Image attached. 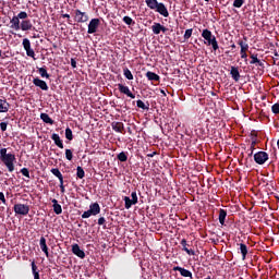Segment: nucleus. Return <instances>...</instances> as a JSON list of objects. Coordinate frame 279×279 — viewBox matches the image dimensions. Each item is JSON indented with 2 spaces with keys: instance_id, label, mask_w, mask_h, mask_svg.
Listing matches in <instances>:
<instances>
[{
  "instance_id": "a211bd4d",
  "label": "nucleus",
  "mask_w": 279,
  "mask_h": 279,
  "mask_svg": "<svg viewBox=\"0 0 279 279\" xmlns=\"http://www.w3.org/2000/svg\"><path fill=\"white\" fill-rule=\"evenodd\" d=\"M39 246L41 252H44V254L49 257V247L47 246V239H45V236H41L39 240Z\"/></svg>"
},
{
  "instance_id": "4468645a",
  "label": "nucleus",
  "mask_w": 279,
  "mask_h": 279,
  "mask_svg": "<svg viewBox=\"0 0 279 279\" xmlns=\"http://www.w3.org/2000/svg\"><path fill=\"white\" fill-rule=\"evenodd\" d=\"M72 253L74 256H77L78 258H86V253L82 248H80V244H73L72 245Z\"/></svg>"
},
{
  "instance_id": "ddd939ff",
  "label": "nucleus",
  "mask_w": 279,
  "mask_h": 279,
  "mask_svg": "<svg viewBox=\"0 0 279 279\" xmlns=\"http://www.w3.org/2000/svg\"><path fill=\"white\" fill-rule=\"evenodd\" d=\"M250 58V64H255L256 66H262V69H265V63L259 60L258 53H251Z\"/></svg>"
},
{
  "instance_id": "b1692460",
  "label": "nucleus",
  "mask_w": 279,
  "mask_h": 279,
  "mask_svg": "<svg viewBox=\"0 0 279 279\" xmlns=\"http://www.w3.org/2000/svg\"><path fill=\"white\" fill-rule=\"evenodd\" d=\"M226 217H228V211L226 209H219V223L220 226H226Z\"/></svg>"
},
{
  "instance_id": "864d4df0",
  "label": "nucleus",
  "mask_w": 279,
  "mask_h": 279,
  "mask_svg": "<svg viewBox=\"0 0 279 279\" xmlns=\"http://www.w3.org/2000/svg\"><path fill=\"white\" fill-rule=\"evenodd\" d=\"M71 66L72 69H77V61L75 59H71Z\"/></svg>"
},
{
  "instance_id": "a19ab883",
  "label": "nucleus",
  "mask_w": 279,
  "mask_h": 279,
  "mask_svg": "<svg viewBox=\"0 0 279 279\" xmlns=\"http://www.w3.org/2000/svg\"><path fill=\"white\" fill-rule=\"evenodd\" d=\"M123 23H125V25H135L136 22H134V20H132V17L126 15L123 17Z\"/></svg>"
},
{
  "instance_id": "3c124183",
  "label": "nucleus",
  "mask_w": 279,
  "mask_h": 279,
  "mask_svg": "<svg viewBox=\"0 0 279 279\" xmlns=\"http://www.w3.org/2000/svg\"><path fill=\"white\" fill-rule=\"evenodd\" d=\"M0 130H1V132H5L8 130V122H1Z\"/></svg>"
},
{
  "instance_id": "f3484780",
  "label": "nucleus",
  "mask_w": 279,
  "mask_h": 279,
  "mask_svg": "<svg viewBox=\"0 0 279 279\" xmlns=\"http://www.w3.org/2000/svg\"><path fill=\"white\" fill-rule=\"evenodd\" d=\"M51 141H53L54 145H57V147H59V149H64V143L62 142V140L60 138V135L58 133H53L51 135Z\"/></svg>"
},
{
  "instance_id": "79ce46f5",
  "label": "nucleus",
  "mask_w": 279,
  "mask_h": 279,
  "mask_svg": "<svg viewBox=\"0 0 279 279\" xmlns=\"http://www.w3.org/2000/svg\"><path fill=\"white\" fill-rule=\"evenodd\" d=\"M191 36H193V28L186 29L183 35V38H184V40H189V38H191Z\"/></svg>"
},
{
  "instance_id": "72a5a7b5",
  "label": "nucleus",
  "mask_w": 279,
  "mask_h": 279,
  "mask_svg": "<svg viewBox=\"0 0 279 279\" xmlns=\"http://www.w3.org/2000/svg\"><path fill=\"white\" fill-rule=\"evenodd\" d=\"M86 175V172L84 171V168H82L81 166H78L76 168V178H78L80 180H84V177Z\"/></svg>"
},
{
  "instance_id": "de8ad7c7",
  "label": "nucleus",
  "mask_w": 279,
  "mask_h": 279,
  "mask_svg": "<svg viewBox=\"0 0 279 279\" xmlns=\"http://www.w3.org/2000/svg\"><path fill=\"white\" fill-rule=\"evenodd\" d=\"M31 267H32L33 275L40 272V271L38 270V266H36V262H35V260L32 262Z\"/></svg>"
},
{
  "instance_id": "774afa93",
  "label": "nucleus",
  "mask_w": 279,
  "mask_h": 279,
  "mask_svg": "<svg viewBox=\"0 0 279 279\" xmlns=\"http://www.w3.org/2000/svg\"><path fill=\"white\" fill-rule=\"evenodd\" d=\"M1 173H3V172L0 171V175H1Z\"/></svg>"
},
{
  "instance_id": "0e129e2a",
  "label": "nucleus",
  "mask_w": 279,
  "mask_h": 279,
  "mask_svg": "<svg viewBox=\"0 0 279 279\" xmlns=\"http://www.w3.org/2000/svg\"><path fill=\"white\" fill-rule=\"evenodd\" d=\"M274 56H276L278 58L279 54H278V52H275Z\"/></svg>"
},
{
  "instance_id": "2eb2a0df",
  "label": "nucleus",
  "mask_w": 279,
  "mask_h": 279,
  "mask_svg": "<svg viewBox=\"0 0 279 279\" xmlns=\"http://www.w3.org/2000/svg\"><path fill=\"white\" fill-rule=\"evenodd\" d=\"M111 128L113 132H118V134H123L125 132V125L123 122H112Z\"/></svg>"
},
{
  "instance_id": "37998d69",
  "label": "nucleus",
  "mask_w": 279,
  "mask_h": 279,
  "mask_svg": "<svg viewBox=\"0 0 279 279\" xmlns=\"http://www.w3.org/2000/svg\"><path fill=\"white\" fill-rule=\"evenodd\" d=\"M65 158H66V160H70V161L73 160V150L66 148L65 149Z\"/></svg>"
},
{
  "instance_id": "c756f323",
  "label": "nucleus",
  "mask_w": 279,
  "mask_h": 279,
  "mask_svg": "<svg viewBox=\"0 0 279 279\" xmlns=\"http://www.w3.org/2000/svg\"><path fill=\"white\" fill-rule=\"evenodd\" d=\"M145 3L149 10H156L157 5L160 3L158 0H145Z\"/></svg>"
},
{
  "instance_id": "39448f33",
  "label": "nucleus",
  "mask_w": 279,
  "mask_h": 279,
  "mask_svg": "<svg viewBox=\"0 0 279 279\" xmlns=\"http://www.w3.org/2000/svg\"><path fill=\"white\" fill-rule=\"evenodd\" d=\"M74 21L76 23H87L88 21V13L82 12L80 9L74 11Z\"/></svg>"
},
{
  "instance_id": "a18cd8bd",
  "label": "nucleus",
  "mask_w": 279,
  "mask_h": 279,
  "mask_svg": "<svg viewBox=\"0 0 279 279\" xmlns=\"http://www.w3.org/2000/svg\"><path fill=\"white\" fill-rule=\"evenodd\" d=\"M243 3H245V0H234L233 8H243Z\"/></svg>"
},
{
  "instance_id": "e433bc0d",
  "label": "nucleus",
  "mask_w": 279,
  "mask_h": 279,
  "mask_svg": "<svg viewBox=\"0 0 279 279\" xmlns=\"http://www.w3.org/2000/svg\"><path fill=\"white\" fill-rule=\"evenodd\" d=\"M117 158L120 162H128V153L121 151L118 154Z\"/></svg>"
},
{
  "instance_id": "9d476101",
  "label": "nucleus",
  "mask_w": 279,
  "mask_h": 279,
  "mask_svg": "<svg viewBox=\"0 0 279 279\" xmlns=\"http://www.w3.org/2000/svg\"><path fill=\"white\" fill-rule=\"evenodd\" d=\"M173 271H179L180 275H181L183 278H191V279H193V272H191L189 269H185V268H183V267L174 266V267H173Z\"/></svg>"
},
{
  "instance_id": "4d7b16f0",
  "label": "nucleus",
  "mask_w": 279,
  "mask_h": 279,
  "mask_svg": "<svg viewBox=\"0 0 279 279\" xmlns=\"http://www.w3.org/2000/svg\"><path fill=\"white\" fill-rule=\"evenodd\" d=\"M0 202H2V204H5V195L3 194V192H0Z\"/></svg>"
},
{
  "instance_id": "f704fd0d",
  "label": "nucleus",
  "mask_w": 279,
  "mask_h": 279,
  "mask_svg": "<svg viewBox=\"0 0 279 279\" xmlns=\"http://www.w3.org/2000/svg\"><path fill=\"white\" fill-rule=\"evenodd\" d=\"M123 75L126 80H134V74H132V71H130L128 68H123Z\"/></svg>"
},
{
  "instance_id": "9b49d317",
  "label": "nucleus",
  "mask_w": 279,
  "mask_h": 279,
  "mask_svg": "<svg viewBox=\"0 0 279 279\" xmlns=\"http://www.w3.org/2000/svg\"><path fill=\"white\" fill-rule=\"evenodd\" d=\"M155 10L158 12V14H160L165 19H168L169 10H167V7L165 5V3L159 2V4H157V8Z\"/></svg>"
},
{
  "instance_id": "0eeeda50",
  "label": "nucleus",
  "mask_w": 279,
  "mask_h": 279,
  "mask_svg": "<svg viewBox=\"0 0 279 279\" xmlns=\"http://www.w3.org/2000/svg\"><path fill=\"white\" fill-rule=\"evenodd\" d=\"M238 45L241 47L240 56H241L242 60L247 62V50L250 49V45H247V43H245L243 40H239Z\"/></svg>"
},
{
  "instance_id": "20e7f679",
  "label": "nucleus",
  "mask_w": 279,
  "mask_h": 279,
  "mask_svg": "<svg viewBox=\"0 0 279 279\" xmlns=\"http://www.w3.org/2000/svg\"><path fill=\"white\" fill-rule=\"evenodd\" d=\"M13 210L15 215H22L23 217L29 215V207L25 204H15Z\"/></svg>"
},
{
  "instance_id": "cd10ccee",
  "label": "nucleus",
  "mask_w": 279,
  "mask_h": 279,
  "mask_svg": "<svg viewBox=\"0 0 279 279\" xmlns=\"http://www.w3.org/2000/svg\"><path fill=\"white\" fill-rule=\"evenodd\" d=\"M40 119L44 123H48L49 125H53L54 121L47 113H40Z\"/></svg>"
},
{
  "instance_id": "09e8293b",
  "label": "nucleus",
  "mask_w": 279,
  "mask_h": 279,
  "mask_svg": "<svg viewBox=\"0 0 279 279\" xmlns=\"http://www.w3.org/2000/svg\"><path fill=\"white\" fill-rule=\"evenodd\" d=\"M271 111L274 114H279V104H275L271 106Z\"/></svg>"
},
{
  "instance_id": "603ef678",
  "label": "nucleus",
  "mask_w": 279,
  "mask_h": 279,
  "mask_svg": "<svg viewBox=\"0 0 279 279\" xmlns=\"http://www.w3.org/2000/svg\"><path fill=\"white\" fill-rule=\"evenodd\" d=\"M61 16H62V19H66L69 25H71V15L69 13L62 14Z\"/></svg>"
},
{
  "instance_id": "c9c22d12",
  "label": "nucleus",
  "mask_w": 279,
  "mask_h": 279,
  "mask_svg": "<svg viewBox=\"0 0 279 279\" xmlns=\"http://www.w3.org/2000/svg\"><path fill=\"white\" fill-rule=\"evenodd\" d=\"M89 217H97L93 209H88L82 214V219H88Z\"/></svg>"
},
{
  "instance_id": "f8f14e48",
  "label": "nucleus",
  "mask_w": 279,
  "mask_h": 279,
  "mask_svg": "<svg viewBox=\"0 0 279 279\" xmlns=\"http://www.w3.org/2000/svg\"><path fill=\"white\" fill-rule=\"evenodd\" d=\"M34 86H37V88H40L41 90H49V85H47V82L40 80L39 77H36L33 80Z\"/></svg>"
},
{
  "instance_id": "6e6552de",
  "label": "nucleus",
  "mask_w": 279,
  "mask_h": 279,
  "mask_svg": "<svg viewBox=\"0 0 279 279\" xmlns=\"http://www.w3.org/2000/svg\"><path fill=\"white\" fill-rule=\"evenodd\" d=\"M101 21L99 19H92L88 24V34H96L97 29H99V24Z\"/></svg>"
},
{
  "instance_id": "6ab92c4d",
  "label": "nucleus",
  "mask_w": 279,
  "mask_h": 279,
  "mask_svg": "<svg viewBox=\"0 0 279 279\" xmlns=\"http://www.w3.org/2000/svg\"><path fill=\"white\" fill-rule=\"evenodd\" d=\"M34 25L32 24L31 20H24L20 24V29H22V32H29V29H32Z\"/></svg>"
},
{
  "instance_id": "bf43d9fd",
  "label": "nucleus",
  "mask_w": 279,
  "mask_h": 279,
  "mask_svg": "<svg viewBox=\"0 0 279 279\" xmlns=\"http://www.w3.org/2000/svg\"><path fill=\"white\" fill-rule=\"evenodd\" d=\"M158 153L157 151H153L150 154L147 155L148 158H154Z\"/></svg>"
},
{
  "instance_id": "13d9d810",
  "label": "nucleus",
  "mask_w": 279,
  "mask_h": 279,
  "mask_svg": "<svg viewBox=\"0 0 279 279\" xmlns=\"http://www.w3.org/2000/svg\"><path fill=\"white\" fill-rule=\"evenodd\" d=\"M161 32L162 34H167L169 32V28H167L165 25H161Z\"/></svg>"
},
{
  "instance_id": "2f4dec72",
  "label": "nucleus",
  "mask_w": 279,
  "mask_h": 279,
  "mask_svg": "<svg viewBox=\"0 0 279 279\" xmlns=\"http://www.w3.org/2000/svg\"><path fill=\"white\" fill-rule=\"evenodd\" d=\"M38 73L40 77H46V80H49L51 75L47 72V66L38 68Z\"/></svg>"
},
{
  "instance_id": "393cba45",
  "label": "nucleus",
  "mask_w": 279,
  "mask_h": 279,
  "mask_svg": "<svg viewBox=\"0 0 279 279\" xmlns=\"http://www.w3.org/2000/svg\"><path fill=\"white\" fill-rule=\"evenodd\" d=\"M10 110V102L5 99H0V112H8Z\"/></svg>"
},
{
  "instance_id": "aec40b11",
  "label": "nucleus",
  "mask_w": 279,
  "mask_h": 279,
  "mask_svg": "<svg viewBox=\"0 0 279 279\" xmlns=\"http://www.w3.org/2000/svg\"><path fill=\"white\" fill-rule=\"evenodd\" d=\"M230 75L234 82H239L241 80V72H239V66H231Z\"/></svg>"
},
{
  "instance_id": "680f3d73",
  "label": "nucleus",
  "mask_w": 279,
  "mask_h": 279,
  "mask_svg": "<svg viewBox=\"0 0 279 279\" xmlns=\"http://www.w3.org/2000/svg\"><path fill=\"white\" fill-rule=\"evenodd\" d=\"M160 93L163 97H167V92H165V89H160Z\"/></svg>"
},
{
  "instance_id": "7ed1b4c3",
  "label": "nucleus",
  "mask_w": 279,
  "mask_h": 279,
  "mask_svg": "<svg viewBox=\"0 0 279 279\" xmlns=\"http://www.w3.org/2000/svg\"><path fill=\"white\" fill-rule=\"evenodd\" d=\"M22 45L26 51V56H28V58H33V60H36V52H34V49H32V41H29L27 38H24Z\"/></svg>"
},
{
  "instance_id": "4be33fe9",
  "label": "nucleus",
  "mask_w": 279,
  "mask_h": 279,
  "mask_svg": "<svg viewBox=\"0 0 279 279\" xmlns=\"http://www.w3.org/2000/svg\"><path fill=\"white\" fill-rule=\"evenodd\" d=\"M146 77L149 82H160V75L151 71L146 72Z\"/></svg>"
},
{
  "instance_id": "c03bdc74",
  "label": "nucleus",
  "mask_w": 279,
  "mask_h": 279,
  "mask_svg": "<svg viewBox=\"0 0 279 279\" xmlns=\"http://www.w3.org/2000/svg\"><path fill=\"white\" fill-rule=\"evenodd\" d=\"M20 173H22V175H24V178H28V180H29V178H32V177L29 175V169H27V168H22V169L20 170Z\"/></svg>"
},
{
  "instance_id": "423d86ee",
  "label": "nucleus",
  "mask_w": 279,
  "mask_h": 279,
  "mask_svg": "<svg viewBox=\"0 0 279 279\" xmlns=\"http://www.w3.org/2000/svg\"><path fill=\"white\" fill-rule=\"evenodd\" d=\"M254 160L257 165H265L269 160V154L265 151H258L254 155Z\"/></svg>"
},
{
  "instance_id": "338daca9",
  "label": "nucleus",
  "mask_w": 279,
  "mask_h": 279,
  "mask_svg": "<svg viewBox=\"0 0 279 279\" xmlns=\"http://www.w3.org/2000/svg\"><path fill=\"white\" fill-rule=\"evenodd\" d=\"M0 57H1V50H0Z\"/></svg>"
},
{
  "instance_id": "473e14b6",
  "label": "nucleus",
  "mask_w": 279,
  "mask_h": 279,
  "mask_svg": "<svg viewBox=\"0 0 279 279\" xmlns=\"http://www.w3.org/2000/svg\"><path fill=\"white\" fill-rule=\"evenodd\" d=\"M89 209L93 210L96 215H99V213H101V207L99 206V203L90 204Z\"/></svg>"
},
{
  "instance_id": "4c0bfd02",
  "label": "nucleus",
  "mask_w": 279,
  "mask_h": 279,
  "mask_svg": "<svg viewBox=\"0 0 279 279\" xmlns=\"http://www.w3.org/2000/svg\"><path fill=\"white\" fill-rule=\"evenodd\" d=\"M254 149H256V140H253L252 143H251L248 158H252V156H254Z\"/></svg>"
},
{
  "instance_id": "f03ea898",
  "label": "nucleus",
  "mask_w": 279,
  "mask_h": 279,
  "mask_svg": "<svg viewBox=\"0 0 279 279\" xmlns=\"http://www.w3.org/2000/svg\"><path fill=\"white\" fill-rule=\"evenodd\" d=\"M202 38L206 40L205 45H207L208 47H211L215 51H218L219 43L217 41V37L213 35V32H210L208 28L203 29Z\"/></svg>"
},
{
  "instance_id": "ea45409f",
  "label": "nucleus",
  "mask_w": 279,
  "mask_h": 279,
  "mask_svg": "<svg viewBox=\"0 0 279 279\" xmlns=\"http://www.w3.org/2000/svg\"><path fill=\"white\" fill-rule=\"evenodd\" d=\"M136 106H137V108H141L142 110H149V106H146L145 102H143V100H137Z\"/></svg>"
},
{
  "instance_id": "8fccbe9b",
  "label": "nucleus",
  "mask_w": 279,
  "mask_h": 279,
  "mask_svg": "<svg viewBox=\"0 0 279 279\" xmlns=\"http://www.w3.org/2000/svg\"><path fill=\"white\" fill-rule=\"evenodd\" d=\"M131 197L133 203L138 204V196L136 195V191L131 193Z\"/></svg>"
},
{
  "instance_id": "052dcab7",
  "label": "nucleus",
  "mask_w": 279,
  "mask_h": 279,
  "mask_svg": "<svg viewBox=\"0 0 279 279\" xmlns=\"http://www.w3.org/2000/svg\"><path fill=\"white\" fill-rule=\"evenodd\" d=\"M33 276H34V279H40V272H35L33 274Z\"/></svg>"
},
{
  "instance_id": "5701e85b",
  "label": "nucleus",
  "mask_w": 279,
  "mask_h": 279,
  "mask_svg": "<svg viewBox=\"0 0 279 279\" xmlns=\"http://www.w3.org/2000/svg\"><path fill=\"white\" fill-rule=\"evenodd\" d=\"M52 208H53V213L56 215H62V205L58 204V199L53 198L52 201Z\"/></svg>"
},
{
  "instance_id": "1a4fd4ad",
  "label": "nucleus",
  "mask_w": 279,
  "mask_h": 279,
  "mask_svg": "<svg viewBox=\"0 0 279 279\" xmlns=\"http://www.w3.org/2000/svg\"><path fill=\"white\" fill-rule=\"evenodd\" d=\"M118 90L122 93V95H126V97H130L131 99H136V95L130 90V87L123 85V84H118Z\"/></svg>"
},
{
  "instance_id": "6e6d98bb",
  "label": "nucleus",
  "mask_w": 279,
  "mask_h": 279,
  "mask_svg": "<svg viewBox=\"0 0 279 279\" xmlns=\"http://www.w3.org/2000/svg\"><path fill=\"white\" fill-rule=\"evenodd\" d=\"M104 223H106V218L100 217V218L98 219V226H104Z\"/></svg>"
},
{
  "instance_id": "bb28decb",
  "label": "nucleus",
  "mask_w": 279,
  "mask_h": 279,
  "mask_svg": "<svg viewBox=\"0 0 279 279\" xmlns=\"http://www.w3.org/2000/svg\"><path fill=\"white\" fill-rule=\"evenodd\" d=\"M124 208H126V210H130V208H132V206L136 205V203H134L133 199H131L129 196H124Z\"/></svg>"
},
{
  "instance_id": "dca6fc26",
  "label": "nucleus",
  "mask_w": 279,
  "mask_h": 279,
  "mask_svg": "<svg viewBox=\"0 0 279 279\" xmlns=\"http://www.w3.org/2000/svg\"><path fill=\"white\" fill-rule=\"evenodd\" d=\"M181 245H182V251L183 252H186V254L189 256H195V251L193 248H189L190 245L189 243L186 242V239H182L181 240Z\"/></svg>"
},
{
  "instance_id": "c85d7f7f",
  "label": "nucleus",
  "mask_w": 279,
  "mask_h": 279,
  "mask_svg": "<svg viewBox=\"0 0 279 279\" xmlns=\"http://www.w3.org/2000/svg\"><path fill=\"white\" fill-rule=\"evenodd\" d=\"M240 252L242 254V260H245V258H247V245L244 243H240Z\"/></svg>"
},
{
  "instance_id": "49530a36",
  "label": "nucleus",
  "mask_w": 279,
  "mask_h": 279,
  "mask_svg": "<svg viewBox=\"0 0 279 279\" xmlns=\"http://www.w3.org/2000/svg\"><path fill=\"white\" fill-rule=\"evenodd\" d=\"M16 17L19 19V21H25V19H27V12H25V11H21L17 15H16Z\"/></svg>"
},
{
  "instance_id": "7c9ffc66",
  "label": "nucleus",
  "mask_w": 279,
  "mask_h": 279,
  "mask_svg": "<svg viewBox=\"0 0 279 279\" xmlns=\"http://www.w3.org/2000/svg\"><path fill=\"white\" fill-rule=\"evenodd\" d=\"M161 27H162V24L160 23H154L153 26H151V32L153 34H155L156 36H158V34H160L161 32Z\"/></svg>"
},
{
  "instance_id": "58836bf2",
  "label": "nucleus",
  "mask_w": 279,
  "mask_h": 279,
  "mask_svg": "<svg viewBox=\"0 0 279 279\" xmlns=\"http://www.w3.org/2000/svg\"><path fill=\"white\" fill-rule=\"evenodd\" d=\"M65 138L68 141H72L73 140V131L71 130V128H66L65 129Z\"/></svg>"
},
{
  "instance_id": "a878e982",
  "label": "nucleus",
  "mask_w": 279,
  "mask_h": 279,
  "mask_svg": "<svg viewBox=\"0 0 279 279\" xmlns=\"http://www.w3.org/2000/svg\"><path fill=\"white\" fill-rule=\"evenodd\" d=\"M52 175H54L56 178H58L59 182L64 181V177L62 175V172H60V169L58 168H52L51 170Z\"/></svg>"
},
{
  "instance_id": "412c9836",
  "label": "nucleus",
  "mask_w": 279,
  "mask_h": 279,
  "mask_svg": "<svg viewBox=\"0 0 279 279\" xmlns=\"http://www.w3.org/2000/svg\"><path fill=\"white\" fill-rule=\"evenodd\" d=\"M11 23V29H15V32H19L21 29V20H19L17 16H13L10 21Z\"/></svg>"
},
{
  "instance_id": "f257e3e1",
  "label": "nucleus",
  "mask_w": 279,
  "mask_h": 279,
  "mask_svg": "<svg viewBox=\"0 0 279 279\" xmlns=\"http://www.w3.org/2000/svg\"><path fill=\"white\" fill-rule=\"evenodd\" d=\"M0 160L7 167L9 173H13L16 162V155L14 153H8V148L0 149Z\"/></svg>"
},
{
  "instance_id": "69168bd1",
  "label": "nucleus",
  "mask_w": 279,
  "mask_h": 279,
  "mask_svg": "<svg viewBox=\"0 0 279 279\" xmlns=\"http://www.w3.org/2000/svg\"><path fill=\"white\" fill-rule=\"evenodd\" d=\"M207 3L210 1V0H205Z\"/></svg>"
},
{
  "instance_id": "5fc2aeb1",
  "label": "nucleus",
  "mask_w": 279,
  "mask_h": 279,
  "mask_svg": "<svg viewBox=\"0 0 279 279\" xmlns=\"http://www.w3.org/2000/svg\"><path fill=\"white\" fill-rule=\"evenodd\" d=\"M60 182V191H61V193H65V189H64V181H59Z\"/></svg>"
},
{
  "instance_id": "e2e57ef3",
  "label": "nucleus",
  "mask_w": 279,
  "mask_h": 279,
  "mask_svg": "<svg viewBox=\"0 0 279 279\" xmlns=\"http://www.w3.org/2000/svg\"><path fill=\"white\" fill-rule=\"evenodd\" d=\"M231 49H236V45L232 44Z\"/></svg>"
}]
</instances>
